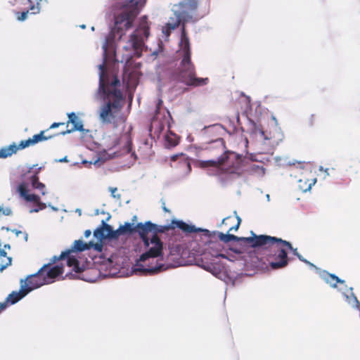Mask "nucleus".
<instances>
[{
  "label": "nucleus",
  "instance_id": "nucleus-44",
  "mask_svg": "<svg viewBox=\"0 0 360 360\" xmlns=\"http://www.w3.org/2000/svg\"><path fill=\"white\" fill-rule=\"evenodd\" d=\"M178 158V155H173L171 157V160L172 161H175Z\"/></svg>",
  "mask_w": 360,
  "mask_h": 360
},
{
  "label": "nucleus",
  "instance_id": "nucleus-11",
  "mask_svg": "<svg viewBox=\"0 0 360 360\" xmlns=\"http://www.w3.org/2000/svg\"><path fill=\"white\" fill-rule=\"evenodd\" d=\"M48 266L44 265L37 273L27 276L25 279L20 280V285L25 289L27 293L46 284L44 274H45L46 268Z\"/></svg>",
  "mask_w": 360,
  "mask_h": 360
},
{
  "label": "nucleus",
  "instance_id": "nucleus-15",
  "mask_svg": "<svg viewBox=\"0 0 360 360\" xmlns=\"http://www.w3.org/2000/svg\"><path fill=\"white\" fill-rule=\"evenodd\" d=\"M316 179L314 177L311 171H304L302 172L300 178L298 179V187L303 192L309 191L311 186L316 183Z\"/></svg>",
  "mask_w": 360,
  "mask_h": 360
},
{
  "label": "nucleus",
  "instance_id": "nucleus-4",
  "mask_svg": "<svg viewBox=\"0 0 360 360\" xmlns=\"http://www.w3.org/2000/svg\"><path fill=\"white\" fill-rule=\"evenodd\" d=\"M149 30L147 17L144 15L141 18L139 27L131 34L127 45L124 47L127 53L123 55L122 62L125 60L127 63L134 56H141L144 39H148L150 35Z\"/></svg>",
  "mask_w": 360,
  "mask_h": 360
},
{
  "label": "nucleus",
  "instance_id": "nucleus-32",
  "mask_svg": "<svg viewBox=\"0 0 360 360\" xmlns=\"http://www.w3.org/2000/svg\"><path fill=\"white\" fill-rule=\"evenodd\" d=\"M163 265H160L159 266L155 267V268H150V269H143V271H147L150 273H157L161 270Z\"/></svg>",
  "mask_w": 360,
  "mask_h": 360
},
{
  "label": "nucleus",
  "instance_id": "nucleus-24",
  "mask_svg": "<svg viewBox=\"0 0 360 360\" xmlns=\"http://www.w3.org/2000/svg\"><path fill=\"white\" fill-rule=\"evenodd\" d=\"M91 245V243L88 244L84 243L82 240H77L74 242L72 248L69 249L68 250H71V253L73 252H82L84 250L89 249Z\"/></svg>",
  "mask_w": 360,
  "mask_h": 360
},
{
  "label": "nucleus",
  "instance_id": "nucleus-21",
  "mask_svg": "<svg viewBox=\"0 0 360 360\" xmlns=\"http://www.w3.org/2000/svg\"><path fill=\"white\" fill-rule=\"evenodd\" d=\"M41 169V167L38 168V171L33 175H32L29 179L33 188L38 190L41 195L46 194V186L45 184L40 182L39 180L38 173Z\"/></svg>",
  "mask_w": 360,
  "mask_h": 360
},
{
  "label": "nucleus",
  "instance_id": "nucleus-28",
  "mask_svg": "<svg viewBox=\"0 0 360 360\" xmlns=\"http://www.w3.org/2000/svg\"><path fill=\"white\" fill-rule=\"evenodd\" d=\"M182 20L181 13H179L176 14L175 18H171L170 20L167 23V27L169 30H175L179 26Z\"/></svg>",
  "mask_w": 360,
  "mask_h": 360
},
{
  "label": "nucleus",
  "instance_id": "nucleus-48",
  "mask_svg": "<svg viewBox=\"0 0 360 360\" xmlns=\"http://www.w3.org/2000/svg\"><path fill=\"white\" fill-rule=\"evenodd\" d=\"M66 161V158H64L63 159L60 160V162H64Z\"/></svg>",
  "mask_w": 360,
  "mask_h": 360
},
{
  "label": "nucleus",
  "instance_id": "nucleus-20",
  "mask_svg": "<svg viewBox=\"0 0 360 360\" xmlns=\"http://www.w3.org/2000/svg\"><path fill=\"white\" fill-rule=\"evenodd\" d=\"M172 226H174V229L176 227L179 228L181 230H182L184 232L187 233L204 231V230L199 229V228H195V226L189 225L183 221L172 220Z\"/></svg>",
  "mask_w": 360,
  "mask_h": 360
},
{
  "label": "nucleus",
  "instance_id": "nucleus-23",
  "mask_svg": "<svg viewBox=\"0 0 360 360\" xmlns=\"http://www.w3.org/2000/svg\"><path fill=\"white\" fill-rule=\"evenodd\" d=\"M106 226H109V224H106L103 220L101 222V226L97 228L94 231V236L95 238L99 240H103L107 238V227Z\"/></svg>",
  "mask_w": 360,
  "mask_h": 360
},
{
  "label": "nucleus",
  "instance_id": "nucleus-25",
  "mask_svg": "<svg viewBox=\"0 0 360 360\" xmlns=\"http://www.w3.org/2000/svg\"><path fill=\"white\" fill-rule=\"evenodd\" d=\"M326 282L330 284L333 288L337 287L338 283H344L345 281L341 280L337 276L332 274H327L324 277Z\"/></svg>",
  "mask_w": 360,
  "mask_h": 360
},
{
  "label": "nucleus",
  "instance_id": "nucleus-33",
  "mask_svg": "<svg viewBox=\"0 0 360 360\" xmlns=\"http://www.w3.org/2000/svg\"><path fill=\"white\" fill-rule=\"evenodd\" d=\"M39 3H37V6H32L30 7V10L32 11V13L37 14L39 13L40 11V8L39 6Z\"/></svg>",
  "mask_w": 360,
  "mask_h": 360
},
{
  "label": "nucleus",
  "instance_id": "nucleus-31",
  "mask_svg": "<svg viewBox=\"0 0 360 360\" xmlns=\"http://www.w3.org/2000/svg\"><path fill=\"white\" fill-rule=\"evenodd\" d=\"M29 13V11H23V12H18L17 13V19L20 21L25 20Z\"/></svg>",
  "mask_w": 360,
  "mask_h": 360
},
{
  "label": "nucleus",
  "instance_id": "nucleus-19",
  "mask_svg": "<svg viewBox=\"0 0 360 360\" xmlns=\"http://www.w3.org/2000/svg\"><path fill=\"white\" fill-rule=\"evenodd\" d=\"M241 219L239 217L229 216L222 220L221 224L227 227V232L237 231L240 226Z\"/></svg>",
  "mask_w": 360,
  "mask_h": 360
},
{
  "label": "nucleus",
  "instance_id": "nucleus-27",
  "mask_svg": "<svg viewBox=\"0 0 360 360\" xmlns=\"http://www.w3.org/2000/svg\"><path fill=\"white\" fill-rule=\"evenodd\" d=\"M120 231L122 235H131L136 233V226L129 222H125L124 225L120 226Z\"/></svg>",
  "mask_w": 360,
  "mask_h": 360
},
{
  "label": "nucleus",
  "instance_id": "nucleus-22",
  "mask_svg": "<svg viewBox=\"0 0 360 360\" xmlns=\"http://www.w3.org/2000/svg\"><path fill=\"white\" fill-rule=\"evenodd\" d=\"M12 258L7 255L4 250L0 249V272L11 264Z\"/></svg>",
  "mask_w": 360,
  "mask_h": 360
},
{
  "label": "nucleus",
  "instance_id": "nucleus-12",
  "mask_svg": "<svg viewBox=\"0 0 360 360\" xmlns=\"http://www.w3.org/2000/svg\"><path fill=\"white\" fill-rule=\"evenodd\" d=\"M17 191L20 195L27 202H32L34 203L35 207L31 212H37L46 208V204L41 202L40 197L35 194H30L28 193V184L22 182L18 186Z\"/></svg>",
  "mask_w": 360,
  "mask_h": 360
},
{
  "label": "nucleus",
  "instance_id": "nucleus-45",
  "mask_svg": "<svg viewBox=\"0 0 360 360\" xmlns=\"http://www.w3.org/2000/svg\"><path fill=\"white\" fill-rule=\"evenodd\" d=\"M163 210L166 212H169V210L165 206L163 207Z\"/></svg>",
  "mask_w": 360,
  "mask_h": 360
},
{
  "label": "nucleus",
  "instance_id": "nucleus-34",
  "mask_svg": "<svg viewBox=\"0 0 360 360\" xmlns=\"http://www.w3.org/2000/svg\"><path fill=\"white\" fill-rule=\"evenodd\" d=\"M141 239L143 242L144 246L146 248L149 247L150 244H151L150 239H149V238L148 236L147 237L141 238Z\"/></svg>",
  "mask_w": 360,
  "mask_h": 360
},
{
  "label": "nucleus",
  "instance_id": "nucleus-29",
  "mask_svg": "<svg viewBox=\"0 0 360 360\" xmlns=\"http://www.w3.org/2000/svg\"><path fill=\"white\" fill-rule=\"evenodd\" d=\"M107 229V238L110 239H117L121 235H122L120 227L114 231L110 225L106 226Z\"/></svg>",
  "mask_w": 360,
  "mask_h": 360
},
{
  "label": "nucleus",
  "instance_id": "nucleus-5",
  "mask_svg": "<svg viewBox=\"0 0 360 360\" xmlns=\"http://www.w3.org/2000/svg\"><path fill=\"white\" fill-rule=\"evenodd\" d=\"M117 6L123 11L115 18V30L117 32L126 31L132 27L135 17L143 6L133 0H119Z\"/></svg>",
  "mask_w": 360,
  "mask_h": 360
},
{
  "label": "nucleus",
  "instance_id": "nucleus-7",
  "mask_svg": "<svg viewBox=\"0 0 360 360\" xmlns=\"http://www.w3.org/2000/svg\"><path fill=\"white\" fill-rule=\"evenodd\" d=\"M173 229H174V226H172V224L167 226H158L156 224V228L153 230V235L150 238V243L153 246L140 256L139 261L145 262L149 258H156L161 256L162 254L163 243L158 236V233H165Z\"/></svg>",
  "mask_w": 360,
  "mask_h": 360
},
{
  "label": "nucleus",
  "instance_id": "nucleus-6",
  "mask_svg": "<svg viewBox=\"0 0 360 360\" xmlns=\"http://www.w3.org/2000/svg\"><path fill=\"white\" fill-rule=\"evenodd\" d=\"M278 240H281L282 242H285L288 243V245L280 244L279 242H274L271 243H268L266 245V248H269L271 251L275 252V258L274 261H272L269 263L270 266L273 269H281L286 266L288 264V253L287 251L290 250L292 251L293 254L301 260L304 262L309 263L307 260L304 259L298 252L297 248H293L290 243L283 240L281 238H277Z\"/></svg>",
  "mask_w": 360,
  "mask_h": 360
},
{
  "label": "nucleus",
  "instance_id": "nucleus-14",
  "mask_svg": "<svg viewBox=\"0 0 360 360\" xmlns=\"http://www.w3.org/2000/svg\"><path fill=\"white\" fill-rule=\"evenodd\" d=\"M68 120L67 122V130L61 133L63 135L76 131H84V125L82 121L75 112H72L68 113Z\"/></svg>",
  "mask_w": 360,
  "mask_h": 360
},
{
  "label": "nucleus",
  "instance_id": "nucleus-9",
  "mask_svg": "<svg viewBox=\"0 0 360 360\" xmlns=\"http://www.w3.org/2000/svg\"><path fill=\"white\" fill-rule=\"evenodd\" d=\"M257 237H263L264 238V240L261 241V243L255 245V243H243L242 241H237L238 244L235 245L233 248H231L230 250L233 251L235 253L237 254H251L252 252V249L259 247H265L266 248V245L268 243H274V242H279L280 244L283 245H288V243H286L285 242H282L281 240H278L276 237H273L270 236H266V235H259L257 236Z\"/></svg>",
  "mask_w": 360,
  "mask_h": 360
},
{
  "label": "nucleus",
  "instance_id": "nucleus-18",
  "mask_svg": "<svg viewBox=\"0 0 360 360\" xmlns=\"http://www.w3.org/2000/svg\"><path fill=\"white\" fill-rule=\"evenodd\" d=\"M155 228H156V224L150 221L145 223L140 222L136 225V232L139 233L140 238L147 237L148 233H153Z\"/></svg>",
  "mask_w": 360,
  "mask_h": 360
},
{
  "label": "nucleus",
  "instance_id": "nucleus-36",
  "mask_svg": "<svg viewBox=\"0 0 360 360\" xmlns=\"http://www.w3.org/2000/svg\"><path fill=\"white\" fill-rule=\"evenodd\" d=\"M0 213H3L5 215H9L11 214V211L10 209L4 210L3 207H0Z\"/></svg>",
  "mask_w": 360,
  "mask_h": 360
},
{
  "label": "nucleus",
  "instance_id": "nucleus-35",
  "mask_svg": "<svg viewBox=\"0 0 360 360\" xmlns=\"http://www.w3.org/2000/svg\"><path fill=\"white\" fill-rule=\"evenodd\" d=\"M167 141L169 143L170 146H175L178 144V141L174 140L172 141L169 137H167Z\"/></svg>",
  "mask_w": 360,
  "mask_h": 360
},
{
  "label": "nucleus",
  "instance_id": "nucleus-40",
  "mask_svg": "<svg viewBox=\"0 0 360 360\" xmlns=\"http://www.w3.org/2000/svg\"><path fill=\"white\" fill-rule=\"evenodd\" d=\"M162 104V101L161 99H159V100H158V103H157V110H160V107H161Z\"/></svg>",
  "mask_w": 360,
  "mask_h": 360
},
{
  "label": "nucleus",
  "instance_id": "nucleus-10",
  "mask_svg": "<svg viewBox=\"0 0 360 360\" xmlns=\"http://www.w3.org/2000/svg\"><path fill=\"white\" fill-rule=\"evenodd\" d=\"M204 232L205 233V235L208 236L210 240L215 238L216 236H217V238L224 243H229L231 240L234 241H242L243 243H255V245H257L261 243V241L264 240V238L262 237H257V235L254 233L253 231H251L252 236L250 237H238L233 234L230 233H223L219 231H213L211 233L210 231L205 229Z\"/></svg>",
  "mask_w": 360,
  "mask_h": 360
},
{
  "label": "nucleus",
  "instance_id": "nucleus-3",
  "mask_svg": "<svg viewBox=\"0 0 360 360\" xmlns=\"http://www.w3.org/2000/svg\"><path fill=\"white\" fill-rule=\"evenodd\" d=\"M213 143L222 154L217 160L202 161L200 165L202 167H217L222 168L225 173L236 174L240 169L242 163V158L240 155L226 150V146L222 139H216Z\"/></svg>",
  "mask_w": 360,
  "mask_h": 360
},
{
  "label": "nucleus",
  "instance_id": "nucleus-30",
  "mask_svg": "<svg viewBox=\"0 0 360 360\" xmlns=\"http://www.w3.org/2000/svg\"><path fill=\"white\" fill-rule=\"evenodd\" d=\"M122 139H124L125 141H126V146H127V152H129L130 149L128 148V146L131 144V141H130V139H129V136L128 134H125L124 135H122L121 136V138L120 139H116L114 140V144L112 147H110L109 149H111L112 148H114L118 145L120 144V141L122 140Z\"/></svg>",
  "mask_w": 360,
  "mask_h": 360
},
{
  "label": "nucleus",
  "instance_id": "nucleus-42",
  "mask_svg": "<svg viewBox=\"0 0 360 360\" xmlns=\"http://www.w3.org/2000/svg\"><path fill=\"white\" fill-rule=\"evenodd\" d=\"M108 39H106V41L105 42V44H103V49H104L105 52L107 51V49H108Z\"/></svg>",
  "mask_w": 360,
  "mask_h": 360
},
{
  "label": "nucleus",
  "instance_id": "nucleus-1",
  "mask_svg": "<svg viewBox=\"0 0 360 360\" xmlns=\"http://www.w3.org/2000/svg\"><path fill=\"white\" fill-rule=\"evenodd\" d=\"M99 91L109 101L100 110L99 117L103 123L112 124L116 128L119 124H124L126 119L121 115L122 102L124 100L122 91L118 89L120 82L116 75L110 76L107 74L105 64L99 65Z\"/></svg>",
  "mask_w": 360,
  "mask_h": 360
},
{
  "label": "nucleus",
  "instance_id": "nucleus-2",
  "mask_svg": "<svg viewBox=\"0 0 360 360\" xmlns=\"http://www.w3.org/2000/svg\"><path fill=\"white\" fill-rule=\"evenodd\" d=\"M179 49L177 56L181 59L177 70L172 72L170 79L179 82L187 86H200L208 83V78H200L195 76V68L191 61V49L189 38L186 31L185 22H183Z\"/></svg>",
  "mask_w": 360,
  "mask_h": 360
},
{
  "label": "nucleus",
  "instance_id": "nucleus-8",
  "mask_svg": "<svg viewBox=\"0 0 360 360\" xmlns=\"http://www.w3.org/2000/svg\"><path fill=\"white\" fill-rule=\"evenodd\" d=\"M45 131H41L39 134L34 135L32 138L21 141L18 146L15 143L7 147L0 149V158H6L15 153L18 150H22L36 143L51 139L55 135L46 136Z\"/></svg>",
  "mask_w": 360,
  "mask_h": 360
},
{
  "label": "nucleus",
  "instance_id": "nucleus-43",
  "mask_svg": "<svg viewBox=\"0 0 360 360\" xmlns=\"http://www.w3.org/2000/svg\"><path fill=\"white\" fill-rule=\"evenodd\" d=\"M6 309V304H0V311Z\"/></svg>",
  "mask_w": 360,
  "mask_h": 360
},
{
  "label": "nucleus",
  "instance_id": "nucleus-26",
  "mask_svg": "<svg viewBox=\"0 0 360 360\" xmlns=\"http://www.w3.org/2000/svg\"><path fill=\"white\" fill-rule=\"evenodd\" d=\"M209 248L213 250L212 255H215L216 257L227 258V257L224 254L221 253V245L218 242H214L210 240L209 243Z\"/></svg>",
  "mask_w": 360,
  "mask_h": 360
},
{
  "label": "nucleus",
  "instance_id": "nucleus-17",
  "mask_svg": "<svg viewBox=\"0 0 360 360\" xmlns=\"http://www.w3.org/2000/svg\"><path fill=\"white\" fill-rule=\"evenodd\" d=\"M28 293L22 288V285H20V289L19 291H13L11 293H10L8 297H6V300L4 302H1L0 304H6V308L7 307L8 304H14L16 302H18L19 300L22 299L25 295H27Z\"/></svg>",
  "mask_w": 360,
  "mask_h": 360
},
{
  "label": "nucleus",
  "instance_id": "nucleus-37",
  "mask_svg": "<svg viewBox=\"0 0 360 360\" xmlns=\"http://www.w3.org/2000/svg\"><path fill=\"white\" fill-rule=\"evenodd\" d=\"M64 124H65L64 122H54L50 126L49 129H54L60 125H64Z\"/></svg>",
  "mask_w": 360,
  "mask_h": 360
},
{
  "label": "nucleus",
  "instance_id": "nucleus-16",
  "mask_svg": "<svg viewBox=\"0 0 360 360\" xmlns=\"http://www.w3.org/2000/svg\"><path fill=\"white\" fill-rule=\"evenodd\" d=\"M63 274V265H56L53 266H48L46 268L45 274H44V277L45 278L46 284L53 282V279L59 276L60 275Z\"/></svg>",
  "mask_w": 360,
  "mask_h": 360
},
{
  "label": "nucleus",
  "instance_id": "nucleus-46",
  "mask_svg": "<svg viewBox=\"0 0 360 360\" xmlns=\"http://www.w3.org/2000/svg\"><path fill=\"white\" fill-rule=\"evenodd\" d=\"M4 248L10 249V248H11V246H10V245L7 244V245H4Z\"/></svg>",
  "mask_w": 360,
  "mask_h": 360
},
{
  "label": "nucleus",
  "instance_id": "nucleus-49",
  "mask_svg": "<svg viewBox=\"0 0 360 360\" xmlns=\"http://www.w3.org/2000/svg\"><path fill=\"white\" fill-rule=\"evenodd\" d=\"M6 229L7 231H8L10 229L8 228L2 227V229Z\"/></svg>",
  "mask_w": 360,
  "mask_h": 360
},
{
  "label": "nucleus",
  "instance_id": "nucleus-38",
  "mask_svg": "<svg viewBox=\"0 0 360 360\" xmlns=\"http://www.w3.org/2000/svg\"><path fill=\"white\" fill-rule=\"evenodd\" d=\"M352 296L354 297V301L356 304V307L360 310V302L357 300L356 297L352 293Z\"/></svg>",
  "mask_w": 360,
  "mask_h": 360
},
{
  "label": "nucleus",
  "instance_id": "nucleus-47",
  "mask_svg": "<svg viewBox=\"0 0 360 360\" xmlns=\"http://www.w3.org/2000/svg\"><path fill=\"white\" fill-rule=\"evenodd\" d=\"M117 191V188H111V191L112 193H114L115 191Z\"/></svg>",
  "mask_w": 360,
  "mask_h": 360
},
{
  "label": "nucleus",
  "instance_id": "nucleus-41",
  "mask_svg": "<svg viewBox=\"0 0 360 360\" xmlns=\"http://www.w3.org/2000/svg\"><path fill=\"white\" fill-rule=\"evenodd\" d=\"M12 232H13L16 235V236H18L20 234L22 233L21 231H18V230H16V229L12 230Z\"/></svg>",
  "mask_w": 360,
  "mask_h": 360
},
{
  "label": "nucleus",
  "instance_id": "nucleus-13",
  "mask_svg": "<svg viewBox=\"0 0 360 360\" xmlns=\"http://www.w3.org/2000/svg\"><path fill=\"white\" fill-rule=\"evenodd\" d=\"M67 259V265L72 268V270L76 273H82L84 271L83 267L79 266L78 259L71 255V250H65L62 252L59 256H53L50 262L46 265L51 266L59 260Z\"/></svg>",
  "mask_w": 360,
  "mask_h": 360
},
{
  "label": "nucleus",
  "instance_id": "nucleus-39",
  "mask_svg": "<svg viewBox=\"0 0 360 360\" xmlns=\"http://www.w3.org/2000/svg\"><path fill=\"white\" fill-rule=\"evenodd\" d=\"M91 230H86V231H84V236H85L86 238H89V237L91 236Z\"/></svg>",
  "mask_w": 360,
  "mask_h": 360
}]
</instances>
